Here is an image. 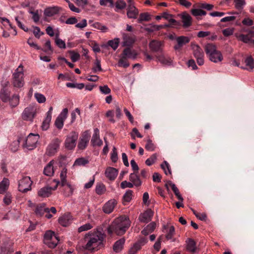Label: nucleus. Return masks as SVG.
<instances>
[{
  "label": "nucleus",
  "instance_id": "nucleus-44",
  "mask_svg": "<svg viewBox=\"0 0 254 254\" xmlns=\"http://www.w3.org/2000/svg\"><path fill=\"white\" fill-rule=\"evenodd\" d=\"M92 70L94 73H96L98 71H101L102 70L101 61L98 59H96Z\"/></svg>",
  "mask_w": 254,
  "mask_h": 254
},
{
  "label": "nucleus",
  "instance_id": "nucleus-28",
  "mask_svg": "<svg viewBox=\"0 0 254 254\" xmlns=\"http://www.w3.org/2000/svg\"><path fill=\"white\" fill-rule=\"evenodd\" d=\"M181 17L184 28H188L191 25L192 18L189 14L184 12L181 15Z\"/></svg>",
  "mask_w": 254,
  "mask_h": 254
},
{
  "label": "nucleus",
  "instance_id": "nucleus-30",
  "mask_svg": "<svg viewBox=\"0 0 254 254\" xmlns=\"http://www.w3.org/2000/svg\"><path fill=\"white\" fill-rule=\"evenodd\" d=\"M158 61L164 65H169L172 63V59L168 55L161 54V55L156 56Z\"/></svg>",
  "mask_w": 254,
  "mask_h": 254
},
{
  "label": "nucleus",
  "instance_id": "nucleus-40",
  "mask_svg": "<svg viewBox=\"0 0 254 254\" xmlns=\"http://www.w3.org/2000/svg\"><path fill=\"white\" fill-rule=\"evenodd\" d=\"M9 185L8 179L4 178L0 183V193H3L7 190Z\"/></svg>",
  "mask_w": 254,
  "mask_h": 254
},
{
  "label": "nucleus",
  "instance_id": "nucleus-52",
  "mask_svg": "<svg viewBox=\"0 0 254 254\" xmlns=\"http://www.w3.org/2000/svg\"><path fill=\"white\" fill-rule=\"evenodd\" d=\"M93 227V226L91 224L88 223L79 227L78 229V232L81 233L83 231L90 230Z\"/></svg>",
  "mask_w": 254,
  "mask_h": 254
},
{
  "label": "nucleus",
  "instance_id": "nucleus-11",
  "mask_svg": "<svg viewBox=\"0 0 254 254\" xmlns=\"http://www.w3.org/2000/svg\"><path fill=\"white\" fill-rule=\"evenodd\" d=\"M61 141L58 138H55L48 144L46 150V154L51 156L54 155L58 151Z\"/></svg>",
  "mask_w": 254,
  "mask_h": 254
},
{
  "label": "nucleus",
  "instance_id": "nucleus-34",
  "mask_svg": "<svg viewBox=\"0 0 254 254\" xmlns=\"http://www.w3.org/2000/svg\"><path fill=\"white\" fill-rule=\"evenodd\" d=\"M59 185L60 184L62 187H66V190L68 195H70L72 194L74 188L69 183L67 182L66 178L61 179V182L59 181Z\"/></svg>",
  "mask_w": 254,
  "mask_h": 254
},
{
  "label": "nucleus",
  "instance_id": "nucleus-24",
  "mask_svg": "<svg viewBox=\"0 0 254 254\" xmlns=\"http://www.w3.org/2000/svg\"><path fill=\"white\" fill-rule=\"evenodd\" d=\"M72 221V217L71 214L69 213H67L61 216L59 218V223L64 226L66 227L70 224Z\"/></svg>",
  "mask_w": 254,
  "mask_h": 254
},
{
  "label": "nucleus",
  "instance_id": "nucleus-49",
  "mask_svg": "<svg viewBox=\"0 0 254 254\" xmlns=\"http://www.w3.org/2000/svg\"><path fill=\"white\" fill-rule=\"evenodd\" d=\"M51 119L52 118L46 116V118L43 121L41 126L43 130H46L49 128Z\"/></svg>",
  "mask_w": 254,
  "mask_h": 254
},
{
  "label": "nucleus",
  "instance_id": "nucleus-56",
  "mask_svg": "<svg viewBox=\"0 0 254 254\" xmlns=\"http://www.w3.org/2000/svg\"><path fill=\"white\" fill-rule=\"evenodd\" d=\"M156 159V154H153L145 161V164L146 165L150 166L155 163Z\"/></svg>",
  "mask_w": 254,
  "mask_h": 254
},
{
  "label": "nucleus",
  "instance_id": "nucleus-63",
  "mask_svg": "<svg viewBox=\"0 0 254 254\" xmlns=\"http://www.w3.org/2000/svg\"><path fill=\"white\" fill-rule=\"evenodd\" d=\"M70 59L73 62H76L78 61L80 58V55L78 53L71 51L70 52Z\"/></svg>",
  "mask_w": 254,
  "mask_h": 254
},
{
  "label": "nucleus",
  "instance_id": "nucleus-9",
  "mask_svg": "<svg viewBox=\"0 0 254 254\" xmlns=\"http://www.w3.org/2000/svg\"><path fill=\"white\" fill-rule=\"evenodd\" d=\"M78 137V133L74 131H72L67 136L64 142L66 148L68 150L73 149L76 145V142Z\"/></svg>",
  "mask_w": 254,
  "mask_h": 254
},
{
  "label": "nucleus",
  "instance_id": "nucleus-3",
  "mask_svg": "<svg viewBox=\"0 0 254 254\" xmlns=\"http://www.w3.org/2000/svg\"><path fill=\"white\" fill-rule=\"evenodd\" d=\"M204 50L207 56L212 62L217 63L223 60V57L221 52L217 50L215 45L207 44L205 45Z\"/></svg>",
  "mask_w": 254,
  "mask_h": 254
},
{
  "label": "nucleus",
  "instance_id": "nucleus-19",
  "mask_svg": "<svg viewBox=\"0 0 254 254\" xmlns=\"http://www.w3.org/2000/svg\"><path fill=\"white\" fill-rule=\"evenodd\" d=\"M153 212L151 209H147L142 213H141L139 216V220L141 222L147 223L151 220L153 216Z\"/></svg>",
  "mask_w": 254,
  "mask_h": 254
},
{
  "label": "nucleus",
  "instance_id": "nucleus-18",
  "mask_svg": "<svg viewBox=\"0 0 254 254\" xmlns=\"http://www.w3.org/2000/svg\"><path fill=\"white\" fill-rule=\"evenodd\" d=\"M137 53L134 50H132L130 48L127 47L124 49L120 56L124 59H131L134 60L137 58Z\"/></svg>",
  "mask_w": 254,
  "mask_h": 254
},
{
  "label": "nucleus",
  "instance_id": "nucleus-16",
  "mask_svg": "<svg viewBox=\"0 0 254 254\" xmlns=\"http://www.w3.org/2000/svg\"><path fill=\"white\" fill-rule=\"evenodd\" d=\"M13 252V243L9 240L4 242L0 248V254H11Z\"/></svg>",
  "mask_w": 254,
  "mask_h": 254
},
{
  "label": "nucleus",
  "instance_id": "nucleus-59",
  "mask_svg": "<svg viewBox=\"0 0 254 254\" xmlns=\"http://www.w3.org/2000/svg\"><path fill=\"white\" fill-rule=\"evenodd\" d=\"M172 190L174 191L175 194L177 197L178 199L181 201H183V198L180 193L179 190L175 185H172Z\"/></svg>",
  "mask_w": 254,
  "mask_h": 254
},
{
  "label": "nucleus",
  "instance_id": "nucleus-31",
  "mask_svg": "<svg viewBox=\"0 0 254 254\" xmlns=\"http://www.w3.org/2000/svg\"><path fill=\"white\" fill-rule=\"evenodd\" d=\"M11 92L8 88H1L0 91V99L3 102H7L10 98Z\"/></svg>",
  "mask_w": 254,
  "mask_h": 254
},
{
  "label": "nucleus",
  "instance_id": "nucleus-51",
  "mask_svg": "<svg viewBox=\"0 0 254 254\" xmlns=\"http://www.w3.org/2000/svg\"><path fill=\"white\" fill-rule=\"evenodd\" d=\"M150 19V15L148 13H142L140 14L137 21L138 23H141L143 21H149Z\"/></svg>",
  "mask_w": 254,
  "mask_h": 254
},
{
  "label": "nucleus",
  "instance_id": "nucleus-53",
  "mask_svg": "<svg viewBox=\"0 0 254 254\" xmlns=\"http://www.w3.org/2000/svg\"><path fill=\"white\" fill-rule=\"evenodd\" d=\"M118 65L119 66H122L124 68H126L129 65V64L127 61V59H124L123 57L120 56V59L119 61Z\"/></svg>",
  "mask_w": 254,
  "mask_h": 254
},
{
  "label": "nucleus",
  "instance_id": "nucleus-50",
  "mask_svg": "<svg viewBox=\"0 0 254 254\" xmlns=\"http://www.w3.org/2000/svg\"><path fill=\"white\" fill-rule=\"evenodd\" d=\"M191 13L194 16L205 15L206 14L204 10L200 9H192Z\"/></svg>",
  "mask_w": 254,
  "mask_h": 254
},
{
  "label": "nucleus",
  "instance_id": "nucleus-29",
  "mask_svg": "<svg viewBox=\"0 0 254 254\" xmlns=\"http://www.w3.org/2000/svg\"><path fill=\"white\" fill-rule=\"evenodd\" d=\"M45 212H50V211L48 208L46 207L45 203H42L36 205L35 213L37 215L42 216Z\"/></svg>",
  "mask_w": 254,
  "mask_h": 254
},
{
  "label": "nucleus",
  "instance_id": "nucleus-36",
  "mask_svg": "<svg viewBox=\"0 0 254 254\" xmlns=\"http://www.w3.org/2000/svg\"><path fill=\"white\" fill-rule=\"evenodd\" d=\"M162 17H163V18L168 20L171 24H173L174 25L179 24V22L173 18L174 15L169 13L167 11L162 13Z\"/></svg>",
  "mask_w": 254,
  "mask_h": 254
},
{
  "label": "nucleus",
  "instance_id": "nucleus-7",
  "mask_svg": "<svg viewBox=\"0 0 254 254\" xmlns=\"http://www.w3.org/2000/svg\"><path fill=\"white\" fill-rule=\"evenodd\" d=\"M191 48L192 50L193 55L196 58L197 63L199 65L204 64V53L202 49L197 44L191 43Z\"/></svg>",
  "mask_w": 254,
  "mask_h": 254
},
{
  "label": "nucleus",
  "instance_id": "nucleus-45",
  "mask_svg": "<svg viewBox=\"0 0 254 254\" xmlns=\"http://www.w3.org/2000/svg\"><path fill=\"white\" fill-rule=\"evenodd\" d=\"M89 163V161L83 157L77 158L75 160L73 166H85Z\"/></svg>",
  "mask_w": 254,
  "mask_h": 254
},
{
  "label": "nucleus",
  "instance_id": "nucleus-15",
  "mask_svg": "<svg viewBox=\"0 0 254 254\" xmlns=\"http://www.w3.org/2000/svg\"><path fill=\"white\" fill-rule=\"evenodd\" d=\"M149 47L153 52L162 53L164 47V42L157 40H152L149 43Z\"/></svg>",
  "mask_w": 254,
  "mask_h": 254
},
{
  "label": "nucleus",
  "instance_id": "nucleus-23",
  "mask_svg": "<svg viewBox=\"0 0 254 254\" xmlns=\"http://www.w3.org/2000/svg\"><path fill=\"white\" fill-rule=\"evenodd\" d=\"M118 174V171L115 168L109 167L105 172V176L110 181H114Z\"/></svg>",
  "mask_w": 254,
  "mask_h": 254
},
{
  "label": "nucleus",
  "instance_id": "nucleus-13",
  "mask_svg": "<svg viewBox=\"0 0 254 254\" xmlns=\"http://www.w3.org/2000/svg\"><path fill=\"white\" fill-rule=\"evenodd\" d=\"M90 138V134L88 131H84L79 138L77 148L78 150H84L88 144Z\"/></svg>",
  "mask_w": 254,
  "mask_h": 254
},
{
  "label": "nucleus",
  "instance_id": "nucleus-48",
  "mask_svg": "<svg viewBox=\"0 0 254 254\" xmlns=\"http://www.w3.org/2000/svg\"><path fill=\"white\" fill-rule=\"evenodd\" d=\"M234 1L235 8L238 10H242L246 4L245 0H234Z\"/></svg>",
  "mask_w": 254,
  "mask_h": 254
},
{
  "label": "nucleus",
  "instance_id": "nucleus-60",
  "mask_svg": "<svg viewBox=\"0 0 254 254\" xmlns=\"http://www.w3.org/2000/svg\"><path fill=\"white\" fill-rule=\"evenodd\" d=\"M145 148L148 151H153L155 148V146L150 139H148Z\"/></svg>",
  "mask_w": 254,
  "mask_h": 254
},
{
  "label": "nucleus",
  "instance_id": "nucleus-41",
  "mask_svg": "<svg viewBox=\"0 0 254 254\" xmlns=\"http://www.w3.org/2000/svg\"><path fill=\"white\" fill-rule=\"evenodd\" d=\"M9 103L10 106L13 108L16 107L19 103V96L17 94H13L10 100L8 101Z\"/></svg>",
  "mask_w": 254,
  "mask_h": 254
},
{
  "label": "nucleus",
  "instance_id": "nucleus-25",
  "mask_svg": "<svg viewBox=\"0 0 254 254\" xmlns=\"http://www.w3.org/2000/svg\"><path fill=\"white\" fill-rule=\"evenodd\" d=\"M123 39L122 46L123 47H131L135 41L134 36H130L127 34H123Z\"/></svg>",
  "mask_w": 254,
  "mask_h": 254
},
{
  "label": "nucleus",
  "instance_id": "nucleus-54",
  "mask_svg": "<svg viewBox=\"0 0 254 254\" xmlns=\"http://www.w3.org/2000/svg\"><path fill=\"white\" fill-rule=\"evenodd\" d=\"M237 38L239 40L243 41L244 43H249L251 39V37L249 35H244V34H240L237 36Z\"/></svg>",
  "mask_w": 254,
  "mask_h": 254
},
{
  "label": "nucleus",
  "instance_id": "nucleus-12",
  "mask_svg": "<svg viewBox=\"0 0 254 254\" xmlns=\"http://www.w3.org/2000/svg\"><path fill=\"white\" fill-rule=\"evenodd\" d=\"M68 112L67 108H64L57 118L55 125L59 129H61L63 127L64 122L67 117Z\"/></svg>",
  "mask_w": 254,
  "mask_h": 254
},
{
  "label": "nucleus",
  "instance_id": "nucleus-2",
  "mask_svg": "<svg viewBox=\"0 0 254 254\" xmlns=\"http://www.w3.org/2000/svg\"><path fill=\"white\" fill-rule=\"evenodd\" d=\"M130 222L128 217L120 216L115 219L108 228V234L115 233L118 235H123L129 228Z\"/></svg>",
  "mask_w": 254,
  "mask_h": 254
},
{
  "label": "nucleus",
  "instance_id": "nucleus-6",
  "mask_svg": "<svg viewBox=\"0 0 254 254\" xmlns=\"http://www.w3.org/2000/svg\"><path fill=\"white\" fill-rule=\"evenodd\" d=\"M59 241V238L53 231H48L44 235V242L50 248H55Z\"/></svg>",
  "mask_w": 254,
  "mask_h": 254
},
{
  "label": "nucleus",
  "instance_id": "nucleus-4",
  "mask_svg": "<svg viewBox=\"0 0 254 254\" xmlns=\"http://www.w3.org/2000/svg\"><path fill=\"white\" fill-rule=\"evenodd\" d=\"M23 66L20 64L14 70L12 75L11 82L14 87L20 88L24 85Z\"/></svg>",
  "mask_w": 254,
  "mask_h": 254
},
{
  "label": "nucleus",
  "instance_id": "nucleus-57",
  "mask_svg": "<svg viewBox=\"0 0 254 254\" xmlns=\"http://www.w3.org/2000/svg\"><path fill=\"white\" fill-rule=\"evenodd\" d=\"M34 96L37 102L39 103H43L46 101V97L45 96L39 93H35Z\"/></svg>",
  "mask_w": 254,
  "mask_h": 254
},
{
  "label": "nucleus",
  "instance_id": "nucleus-1",
  "mask_svg": "<svg viewBox=\"0 0 254 254\" xmlns=\"http://www.w3.org/2000/svg\"><path fill=\"white\" fill-rule=\"evenodd\" d=\"M104 235L100 231L89 232L86 234L84 238L86 244L84 249L90 251L98 250L103 244Z\"/></svg>",
  "mask_w": 254,
  "mask_h": 254
},
{
  "label": "nucleus",
  "instance_id": "nucleus-27",
  "mask_svg": "<svg viewBox=\"0 0 254 254\" xmlns=\"http://www.w3.org/2000/svg\"><path fill=\"white\" fill-rule=\"evenodd\" d=\"M146 243V240L144 239L138 241L134 243L133 246L130 248L128 253L129 254H136L137 252L140 250L141 247Z\"/></svg>",
  "mask_w": 254,
  "mask_h": 254
},
{
  "label": "nucleus",
  "instance_id": "nucleus-42",
  "mask_svg": "<svg viewBox=\"0 0 254 254\" xmlns=\"http://www.w3.org/2000/svg\"><path fill=\"white\" fill-rule=\"evenodd\" d=\"M22 137L19 136L17 140L13 141L10 145V149L12 152H16L19 148V145L20 142H22Z\"/></svg>",
  "mask_w": 254,
  "mask_h": 254
},
{
  "label": "nucleus",
  "instance_id": "nucleus-37",
  "mask_svg": "<svg viewBox=\"0 0 254 254\" xmlns=\"http://www.w3.org/2000/svg\"><path fill=\"white\" fill-rule=\"evenodd\" d=\"M129 181L136 187H139L141 185V182L136 173H131L129 175Z\"/></svg>",
  "mask_w": 254,
  "mask_h": 254
},
{
  "label": "nucleus",
  "instance_id": "nucleus-26",
  "mask_svg": "<svg viewBox=\"0 0 254 254\" xmlns=\"http://www.w3.org/2000/svg\"><path fill=\"white\" fill-rule=\"evenodd\" d=\"M177 44L174 46V49L176 50L180 49L184 45L188 43L190 39L188 37L181 36L177 37L176 38Z\"/></svg>",
  "mask_w": 254,
  "mask_h": 254
},
{
  "label": "nucleus",
  "instance_id": "nucleus-64",
  "mask_svg": "<svg viewBox=\"0 0 254 254\" xmlns=\"http://www.w3.org/2000/svg\"><path fill=\"white\" fill-rule=\"evenodd\" d=\"M127 5L126 3L123 0H118L116 2V7L119 9H123L126 7Z\"/></svg>",
  "mask_w": 254,
  "mask_h": 254
},
{
  "label": "nucleus",
  "instance_id": "nucleus-22",
  "mask_svg": "<svg viewBox=\"0 0 254 254\" xmlns=\"http://www.w3.org/2000/svg\"><path fill=\"white\" fill-rule=\"evenodd\" d=\"M91 143L93 146H100L103 144L102 141L100 138L99 130L97 128L94 129V133L91 138Z\"/></svg>",
  "mask_w": 254,
  "mask_h": 254
},
{
  "label": "nucleus",
  "instance_id": "nucleus-43",
  "mask_svg": "<svg viewBox=\"0 0 254 254\" xmlns=\"http://www.w3.org/2000/svg\"><path fill=\"white\" fill-rule=\"evenodd\" d=\"M246 65L247 66L246 68L248 70H252L254 67V60L251 56L247 57L245 61Z\"/></svg>",
  "mask_w": 254,
  "mask_h": 254
},
{
  "label": "nucleus",
  "instance_id": "nucleus-39",
  "mask_svg": "<svg viewBox=\"0 0 254 254\" xmlns=\"http://www.w3.org/2000/svg\"><path fill=\"white\" fill-rule=\"evenodd\" d=\"M125 242V240L124 239H121L116 242L113 246L114 251L116 253L120 252L123 248Z\"/></svg>",
  "mask_w": 254,
  "mask_h": 254
},
{
  "label": "nucleus",
  "instance_id": "nucleus-55",
  "mask_svg": "<svg viewBox=\"0 0 254 254\" xmlns=\"http://www.w3.org/2000/svg\"><path fill=\"white\" fill-rule=\"evenodd\" d=\"M132 190H127L123 196L124 201L127 202H129L132 199Z\"/></svg>",
  "mask_w": 254,
  "mask_h": 254
},
{
  "label": "nucleus",
  "instance_id": "nucleus-14",
  "mask_svg": "<svg viewBox=\"0 0 254 254\" xmlns=\"http://www.w3.org/2000/svg\"><path fill=\"white\" fill-rule=\"evenodd\" d=\"M53 181L56 183L55 186L53 188L51 187H45L41 188L38 191V194L39 196L42 197H49L51 194L52 191L57 189L58 186L60 183L59 181L54 180Z\"/></svg>",
  "mask_w": 254,
  "mask_h": 254
},
{
  "label": "nucleus",
  "instance_id": "nucleus-33",
  "mask_svg": "<svg viewBox=\"0 0 254 254\" xmlns=\"http://www.w3.org/2000/svg\"><path fill=\"white\" fill-rule=\"evenodd\" d=\"M54 160H52L44 167L43 173L45 175L49 177L53 176L54 174Z\"/></svg>",
  "mask_w": 254,
  "mask_h": 254
},
{
  "label": "nucleus",
  "instance_id": "nucleus-10",
  "mask_svg": "<svg viewBox=\"0 0 254 254\" xmlns=\"http://www.w3.org/2000/svg\"><path fill=\"white\" fill-rule=\"evenodd\" d=\"M36 114V108L33 106L30 105L23 111L22 118L25 121L32 122Z\"/></svg>",
  "mask_w": 254,
  "mask_h": 254
},
{
  "label": "nucleus",
  "instance_id": "nucleus-46",
  "mask_svg": "<svg viewBox=\"0 0 254 254\" xmlns=\"http://www.w3.org/2000/svg\"><path fill=\"white\" fill-rule=\"evenodd\" d=\"M105 186L103 184H99L96 185L95 191L99 195H102L106 191Z\"/></svg>",
  "mask_w": 254,
  "mask_h": 254
},
{
  "label": "nucleus",
  "instance_id": "nucleus-8",
  "mask_svg": "<svg viewBox=\"0 0 254 254\" xmlns=\"http://www.w3.org/2000/svg\"><path fill=\"white\" fill-rule=\"evenodd\" d=\"M32 181L30 177L23 176L18 181V190L22 192H26L31 190Z\"/></svg>",
  "mask_w": 254,
  "mask_h": 254
},
{
  "label": "nucleus",
  "instance_id": "nucleus-20",
  "mask_svg": "<svg viewBox=\"0 0 254 254\" xmlns=\"http://www.w3.org/2000/svg\"><path fill=\"white\" fill-rule=\"evenodd\" d=\"M62 8L58 6H53L47 7L44 10V15L47 17H52L58 14L61 10Z\"/></svg>",
  "mask_w": 254,
  "mask_h": 254
},
{
  "label": "nucleus",
  "instance_id": "nucleus-62",
  "mask_svg": "<svg viewBox=\"0 0 254 254\" xmlns=\"http://www.w3.org/2000/svg\"><path fill=\"white\" fill-rule=\"evenodd\" d=\"M90 46L92 47L93 51L94 53H97L101 51L100 47L97 43L94 41L91 42Z\"/></svg>",
  "mask_w": 254,
  "mask_h": 254
},
{
  "label": "nucleus",
  "instance_id": "nucleus-21",
  "mask_svg": "<svg viewBox=\"0 0 254 254\" xmlns=\"http://www.w3.org/2000/svg\"><path fill=\"white\" fill-rule=\"evenodd\" d=\"M117 201L115 199H112L109 200L104 204L103 207V211L105 213H111L114 210V208L115 206L117 205Z\"/></svg>",
  "mask_w": 254,
  "mask_h": 254
},
{
  "label": "nucleus",
  "instance_id": "nucleus-35",
  "mask_svg": "<svg viewBox=\"0 0 254 254\" xmlns=\"http://www.w3.org/2000/svg\"><path fill=\"white\" fill-rule=\"evenodd\" d=\"M120 43L119 38H116L113 40L108 41L107 44H103L101 45V47L103 48H106L108 46L111 47L114 51H115L119 47Z\"/></svg>",
  "mask_w": 254,
  "mask_h": 254
},
{
  "label": "nucleus",
  "instance_id": "nucleus-32",
  "mask_svg": "<svg viewBox=\"0 0 254 254\" xmlns=\"http://www.w3.org/2000/svg\"><path fill=\"white\" fill-rule=\"evenodd\" d=\"M138 14V10L134 5H128L127 9V15L128 18L135 19Z\"/></svg>",
  "mask_w": 254,
  "mask_h": 254
},
{
  "label": "nucleus",
  "instance_id": "nucleus-47",
  "mask_svg": "<svg viewBox=\"0 0 254 254\" xmlns=\"http://www.w3.org/2000/svg\"><path fill=\"white\" fill-rule=\"evenodd\" d=\"M161 167L164 170L166 175H167L171 174L170 165L166 161H164L163 162V163L161 165Z\"/></svg>",
  "mask_w": 254,
  "mask_h": 254
},
{
  "label": "nucleus",
  "instance_id": "nucleus-61",
  "mask_svg": "<svg viewBox=\"0 0 254 254\" xmlns=\"http://www.w3.org/2000/svg\"><path fill=\"white\" fill-rule=\"evenodd\" d=\"M58 35H56L55 42L56 45L60 48L64 49L65 48V43L62 39L59 38Z\"/></svg>",
  "mask_w": 254,
  "mask_h": 254
},
{
  "label": "nucleus",
  "instance_id": "nucleus-17",
  "mask_svg": "<svg viewBox=\"0 0 254 254\" xmlns=\"http://www.w3.org/2000/svg\"><path fill=\"white\" fill-rule=\"evenodd\" d=\"M164 232L166 233V238L167 240H172L173 242L175 241L174 236L175 235V229L173 226L167 224L163 226Z\"/></svg>",
  "mask_w": 254,
  "mask_h": 254
},
{
  "label": "nucleus",
  "instance_id": "nucleus-5",
  "mask_svg": "<svg viewBox=\"0 0 254 254\" xmlns=\"http://www.w3.org/2000/svg\"><path fill=\"white\" fill-rule=\"evenodd\" d=\"M22 137V146L29 150L35 148L40 138L38 134L30 133L26 138L21 136Z\"/></svg>",
  "mask_w": 254,
  "mask_h": 254
},
{
  "label": "nucleus",
  "instance_id": "nucleus-38",
  "mask_svg": "<svg viewBox=\"0 0 254 254\" xmlns=\"http://www.w3.org/2000/svg\"><path fill=\"white\" fill-rule=\"evenodd\" d=\"M186 249L187 251L194 253L196 250V244L192 239H188L186 241Z\"/></svg>",
  "mask_w": 254,
  "mask_h": 254
},
{
  "label": "nucleus",
  "instance_id": "nucleus-58",
  "mask_svg": "<svg viewBox=\"0 0 254 254\" xmlns=\"http://www.w3.org/2000/svg\"><path fill=\"white\" fill-rule=\"evenodd\" d=\"M192 211L194 215L199 220L204 221L206 219L207 216L205 213H199L195 210L192 209Z\"/></svg>",
  "mask_w": 254,
  "mask_h": 254
}]
</instances>
